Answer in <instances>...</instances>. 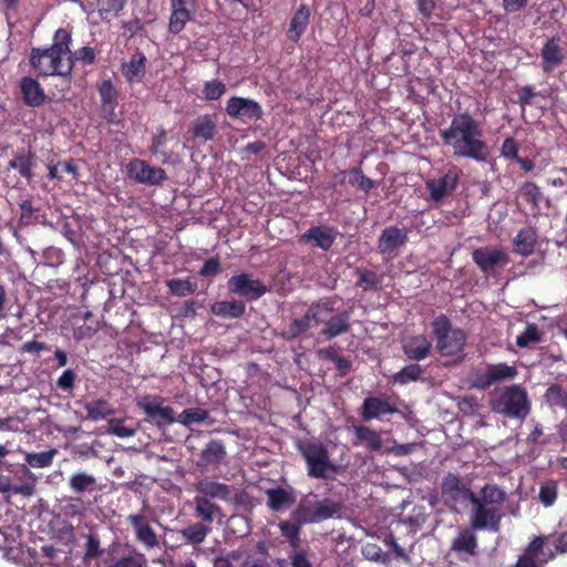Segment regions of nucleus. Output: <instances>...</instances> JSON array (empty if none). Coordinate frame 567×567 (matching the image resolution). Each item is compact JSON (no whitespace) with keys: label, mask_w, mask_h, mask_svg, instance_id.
Listing matches in <instances>:
<instances>
[{"label":"nucleus","mask_w":567,"mask_h":567,"mask_svg":"<svg viewBox=\"0 0 567 567\" xmlns=\"http://www.w3.org/2000/svg\"><path fill=\"white\" fill-rule=\"evenodd\" d=\"M439 135L455 158L484 163L489 156V147L483 140L482 123L468 112L455 113L450 125L441 128Z\"/></svg>","instance_id":"nucleus-1"},{"label":"nucleus","mask_w":567,"mask_h":567,"mask_svg":"<svg viewBox=\"0 0 567 567\" xmlns=\"http://www.w3.org/2000/svg\"><path fill=\"white\" fill-rule=\"evenodd\" d=\"M72 38L70 31L60 28L49 48H32L29 62L38 76H60L66 89L71 85L73 62L68 60Z\"/></svg>","instance_id":"nucleus-2"},{"label":"nucleus","mask_w":567,"mask_h":567,"mask_svg":"<svg viewBox=\"0 0 567 567\" xmlns=\"http://www.w3.org/2000/svg\"><path fill=\"white\" fill-rule=\"evenodd\" d=\"M489 405L493 412L506 417L524 420L530 412V402L525 388L520 384H511L502 388Z\"/></svg>","instance_id":"nucleus-3"},{"label":"nucleus","mask_w":567,"mask_h":567,"mask_svg":"<svg viewBox=\"0 0 567 567\" xmlns=\"http://www.w3.org/2000/svg\"><path fill=\"white\" fill-rule=\"evenodd\" d=\"M297 450L306 462L308 476L327 480L331 474L338 473L339 467L330 460L329 451L323 443L299 441Z\"/></svg>","instance_id":"nucleus-4"},{"label":"nucleus","mask_w":567,"mask_h":567,"mask_svg":"<svg viewBox=\"0 0 567 567\" xmlns=\"http://www.w3.org/2000/svg\"><path fill=\"white\" fill-rule=\"evenodd\" d=\"M432 332L436 342V350L443 357H451L464 350L466 334L461 328H453L445 315H440L431 322Z\"/></svg>","instance_id":"nucleus-5"},{"label":"nucleus","mask_w":567,"mask_h":567,"mask_svg":"<svg viewBox=\"0 0 567 567\" xmlns=\"http://www.w3.org/2000/svg\"><path fill=\"white\" fill-rule=\"evenodd\" d=\"M165 399L158 395H145L137 401V406L144 412L145 421L158 429L177 422L172 406H164Z\"/></svg>","instance_id":"nucleus-6"},{"label":"nucleus","mask_w":567,"mask_h":567,"mask_svg":"<svg viewBox=\"0 0 567 567\" xmlns=\"http://www.w3.org/2000/svg\"><path fill=\"white\" fill-rule=\"evenodd\" d=\"M472 260L478 269L486 275H492L511 262L508 254L496 246H484L473 250Z\"/></svg>","instance_id":"nucleus-7"},{"label":"nucleus","mask_w":567,"mask_h":567,"mask_svg":"<svg viewBox=\"0 0 567 567\" xmlns=\"http://www.w3.org/2000/svg\"><path fill=\"white\" fill-rule=\"evenodd\" d=\"M126 175L135 183L158 186L167 179L164 168L152 166L148 162L141 158H132L126 164Z\"/></svg>","instance_id":"nucleus-8"},{"label":"nucleus","mask_w":567,"mask_h":567,"mask_svg":"<svg viewBox=\"0 0 567 567\" xmlns=\"http://www.w3.org/2000/svg\"><path fill=\"white\" fill-rule=\"evenodd\" d=\"M471 511V528L474 530L488 529L491 532H498L504 513L501 507L489 506L475 499Z\"/></svg>","instance_id":"nucleus-9"},{"label":"nucleus","mask_w":567,"mask_h":567,"mask_svg":"<svg viewBox=\"0 0 567 567\" xmlns=\"http://www.w3.org/2000/svg\"><path fill=\"white\" fill-rule=\"evenodd\" d=\"M228 291L244 298L246 301H255L268 292V287L251 274H239L227 281Z\"/></svg>","instance_id":"nucleus-10"},{"label":"nucleus","mask_w":567,"mask_h":567,"mask_svg":"<svg viewBox=\"0 0 567 567\" xmlns=\"http://www.w3.org/2000/svg\"><path fill=\"white\" fill-rule=\"evenodd\" d=\"M408 231L405 228L396 226L385 227L377 243V249L385 260H392L399 255L400 248L408 243Z\"/></svg>","instance_id":"nucleus-11"},{"label":"nucleus","mask_w":567,"mask_h":567,"mask_svg":"<svg viewBox=\"0 0 567 567\" xmlns=\"http://www.w3.org/2000/svg\"><path fill=\"white\" fill-rule=\"evenodd\" d=\"M517 369L505 362L488 364L484 372H477L473 379V386L480 390H487L493 384L513 380L517 375Z\"/></svg>","instance_id":"nucleus-12"},{"label":"nucleus","mask_w":567,"mask_h":567,"mask_svg":"<svg viewBox=\"0 0 567 567\" xmlns=\"http://www.w3.org/2000/svg\"><path fill=\"white\" fill-rule=\"evenodd\" d=\"M441 489L442 494L454 504H473L476 499V494L454 473H447L443 477Z\"/></svg>","instance_id":"nucleus-13"},{"label":"nucleus","mask_w":567,"mask_h":567,"mask_svg":"<svg viewBox=\"0 0 567 567\" xmlns=\"http://www.w3.org/2000/svg\"><path fill=\"white\" fill-rule=\"evenodd\" d=\"M171 14L167 31L171 34H179L186 24L193 20L195 0H169Z\"/></svg>","instance_id":"nucleus-14"},{"label":"nucleus","mask_w":567,"mask_h":567,"mask_svg":"<svg viewBox=\"0 0 567 567\" xmlns=\"http://www.w3.org/2000/svg\"><path fill=\"white\" fill-rule=\"evenodd\" d=\"M461 174L460 169H450L440 178L427 179L425 186L431 199L439 203L451 195L458 185Z\"/></svg>","instance_id":"nucleus-15"},{"label":"nucleus","mask_w":567,"mask_h":567,"mask_svg":"<svg viewBox=\"0 0 567 567\" xmlns=\"http://www.w3.org/2000/svg\"><path fill=\"white\" fill-rule=\"evenodd\" d=\"M226 113L233 118L260 120L264 115L261 105L251 99L231 96L226 104Z\"/></svg>","instance_id":"nucleus-16"},{"label":"nucleus","mask_w":567,"mask_h":567,"mask_svg":"<svg viewBox=\"0 0 567 567\" xmlns=\"http://www.w3.org/2000/svg\"><path fill=\"white\" fill-rule=\"evenodd\" d=\"M216 123L212 115L204 114L197 116L189 125L185 138L195 144H205L214 140L216 135Z\"/></svg>","instance_id":"nucleus-17"},{"label":"nucleus","mask_w":567,"mask_h":567,"mask_svg":"<svg viewBox=\"0 0 567 567\" xmlns=\"http://www.w3.org/2000/svg\"><path fill=\"white\" fill-rule=\"evenodd\" d=\"M337 231L329 226H312L300 235L299 243L302 245L312 244L313 247L328 251L334 244Z\"/></svg>","instance_id":"nucleus-18"},{"label":"nucleus","mask_w":567,"mask_h":567,"mask_svg":"<svg viewBox=\"0 0 567 567\" xmlns=\"http://www.w3.org/2000/svg\"><path fill=\"white\" fill-rule=\"evenodd\" d=\"M560 42V37H551L544 43L540 50L542 70L545 74H550L565 60V53Z\"/></svg>","instance_id":"nucleus-19"},{"label":"nucleus","mask_w":567,"mask_h":567,"mask_svg":"<svg viewBox=\"0 0 567 567\" xmlns=\"http://www.w3.org/2000/svg\"><path fill=\"white\" fill-rule=\"evenodd\" d=\"M227 452L221 441L212 440L200 451L197 460V467L202 471L217 470L224 460Z\"/></svg>","instance_id":"nucleus-20"},{"label":"nucleus","mask_w":567,"mask_h":567,"mask_svg":"<svg viewBox=\"0 0 567 567\" xmlns=\"http://www.w3.org/2000/svg\"><path fill=\"white\" fill-rule=\"evenodd\" d=\"M402 351L411 361H422L432 352V342L424 334L408 336L401 340Z\"/></svg>","instance_id":"nucleus-21"},{"label":"nucleus","mask_w":567,"mask_h":567,"mask_svg":"<svg viewBox=\"0 0 567 567\" xmlns=\"http://www.w3.org/2000/svg\"><path fill=\"white\" fill-rule=\"evenodd\" d=\"M454 551L462 561H468L471 557L478 555V542L474 529L464 528L458 532L451 544Z\"/></svg>","instance_id":"nucleus-22"},{"label":"nucleus","mask_w":567,"mask_h":567,"mask_svg":"<svg viewBox=\"0 0 567 567\" xmlns=\"http://www.w3.org/2000/svg\"><path fill=\"white\" fill-rule=\"evenodd\" d=\"M194 488L196 496H202V498H207L212 502L215 499L229 502L231 499V486L218 481L203 478L194 485Z\"/></svg>","instance_id":"nucleus-23"},{"label":"nucleus","mask_w":567,"mask_h":567,"mask_svg":"<svg viewBox=\"0 0 567 567\" xmlns=\"http://www.w3.org/2000/svg\"><path fill=\"white\" fill-rule=\"evenodd\" d=\"M398 409L390 402L388 398L369 396L365 398L360 414L363 421L381 419L383 415L393 414Z\"/></svg>","instance_id":"nucleus-24"},{"label":"nucleus","mask_w":567,"mask_h":567,"mask_svg":"<svg viewBox=\"0 0 567 567\" xmlns=\"http://www.w3.org/2000/svg\"><path fill=\"white\" fill-rule=\"evenodd\" d=\"M135 533V538L146 548H154L158 544L155 530L150 526L146 517L142 514H132L126 518Z\"/></svg>","instance_id":"nucleus-25"},{"label":"nucleus","mask_w":567,"mask_h":567,"mask_svg":"<svg viewBox=\"0 0 567 567\" xmlns=\"http://www.w3.org/2000/svg\"><path fill=\"white\" fill-rule=\"evenodd\" d=\"M97 91L101 97L102 116L107 122H113L115 117V109L118 104V91L110 79L103 80L99 83Z\"/></svg>","instance_id":"nucleus-26"},{"label":"nucleus","mask_w":567,"mask_h":567,"mask_svg":"<svg viewBox=\"0 0 567 567\" xmlns=\"http://www.w3.org/2000/svg\"><path fill=\"white\" fill-rule=\"evenodd\" d=\"M23 478L18 484L12 483L9 476L0 475V493L12 492L23 496H32L35 493V476L25 467L22 468Z\"/></svg>","instance_id":"nucleus-27"},{"label":"nucleus","mask_w":567,"mask_h":567,"mask_svg":"<svg viewBox=\"0 0 567 567\" xmlns=\"http://www.w3.org/2000/svg\"><path fill=\"white\" fill-rule=\"evenodd\" d=\"M20 91L24 104L30 107H39L43 105L48 99L39 81L31 76L21 79Z\"/></svg>","instance_id":"nucleus-28"},{"label":"nucleus","mask_w":567,"mask_h":567,"mask_svg":"<svg viewBox=\"0 0 567 567\" xmlns=\"http://www.w3.org/2000/svg\"><path fill=\"white\" fill-rule=\"evenodd\" d=\"M267 495V507L272 512H280L285 508L290 507L296 502L295 491L278 486L276 488H269L266 491Z\"/></svg>","instance_id":"nucleus-29"},{"label":"nucleus","mask_w":567,"mask_h":567,"mask_svg":"<svg viewBox=\"0 0 567 567\" xmlns=\"http://www.w3.org/2000/svg\"><path fill=\"white\" fill-rule=\"evenodd\" d=\"M310 22V9L307 4L302 3L293 13L289 28L287 31V37L290 41L297 43L302 34L306 32Z\"/></svg>","instance_id":"nucleus-30"},{"label":"nucleus","mask_w":567,"mask_h":567,"mask_svg":"<svg viewBox=\"0 0 567 567\" xmlns=\"http://www.w3.org/2000/svg\"><path fill=\"white\" fill-rule=\"evenodd\" d=\"M194 516L199 522H203L207 525H212L215 518L223 516V509L215 502H212L207 498H202V496H194Z\"/></svg>","instance_id":"nucleus-31"},{"label":"nucleus","mask_w":567,"mask_h":567,"mask_svg":"<svg viewBox=\"0 0 567 567\" xmlns=\"http://www.w3.org/2000/svg\"><path fill=\"white\" fill-rule=\"evenodd\" d=\"M347 174L349 176L348 183L364 194H369L377 187V183L368 177L360 166L351 167L348 171H340L336 174V177H340V183H343Z\"/></svg>","instance_id":"nucleus-32"},{"label":"nucleus","mask_w":567,"mask_h":567,"mask_svg":"<svg viewBox=\"0 0 567 567\" xmlns=\"http://www.w3.org/2000/svg\"><path fill=\"white\" fill-rule=\"evenodd\" d=\"M537 244V233L533 227L522 228L513 239L514 251L523 257L534 254Z\"/></svg>","instance_id":"nucleus-33"},{"label":"nucleus","mask_w":567,"mask_h":567,"mask_svg":"<svg viewBox=\"0 0 567 567\" xmlns=\"http://www.w3.org/2000/svg\"><path fill=\"white\" fill-rule=\"evenodd\" d=\"M146 72V56L136 52L127 63L122 65V73L130 83L141 82Z\"/></svg>","instance_id":"nucleus-34"},{"label":"nucleus","mask_w":567,"mask_h":567,"mask_svg":"<svg viewBox=\"0 0 567 567\" xmlns=\"http://www.w3.org/2000/svg\"><path fill=\"white\" fill-rule=\"evenodd\" d=\"M350 330V312L344 310L331 316L327 320L326 327L321 330V334L328 339H333Z\"/></svg>","instance_id":"nucleus-35"},{"label":"nucleus","mask_w":567,"mask_h":567,"mask_svg":"<svg viewBox=\"0 0 567 567\" xmlns=\"http://www.w3.org/2000/svg\"><path fill=\"white\" fill-rule=\"evenodd\" d=\"M355 435L354 445L362 444L368 451L377 452L382 449V440L380 434L365 425H353Z\"/></svg>","instance_id":"nucleus-36"},{"label":"nucleus","mask_w":567,"mask_h":567,"mask_svg":"<svg viewBox=\"0 0 567 567\" xmlns=\"http://www.w3.org/2000/svg\"><path fill=\"white\" fill-rule=\"evenodd\" d=\"M333 311L334 302L330 298H324L311 303L307 313L312 324L318 326L323 322L327 323Z\"/></svg>","instance_id":"nucleus-37"},{"label":"nucleus","mask_w":567,"mask_h":567,"mask_svg":"<svg viewBox=\"0 0 567 567\" xmlns=\"http://www.w3.org/2000/svg\"><path fill=\"white\" fill-rule=\"evenodd\" d=\"M545 538L543 536H535L517 559L532 567H542L546 560L538 561V556L543 554Z\"/></svg>","instance_id":"nucleus-38"},{"label":"nucleus","mask_w":567,"mask_h":567,"mask_svg":"<svg viewBox=\"0 0 567 567\" xmlns=\"http://www.w3.org/2000/svg\"><path fill=\"white\" fill-rule=\"evenodd\" d=\"M210 311L221 318L238 319L245 315L246 306L243 301H216L212 305Z\"/></svg>","instance_id":"nucleus-39"},{"label":"nucleus","mask_w":567,"mask_h":567,"mask_svg":"<svg viewBox=\"0 0 567 567\" xmlns=\"http://www.w3.org/2000/svg\"><path fill=\"white\" fill-rule=\"evenodd\" d=\"M341 505L331 499L324 498L322 501L313 502V517L315 524L340 516Z\"/></svg>","instance_id":"nucleus-40"},{"label":"nucleus","mask_w":567,"mask_h":567,"mask_svg":"<svg viewBox=\"0 0 567 567\" xmlns=\"http://www.w3.org/2000/svg\"><path fill=\"white\" fill-rule=\"evenodd\" d=\"M147 559L132 546H126L121 556L114 559L109 567H146Z\"/></svg>","instance_id":"nucleus-41"},{"label":"nucleus","mask_w":567,"mask_h":567,"mask_svg":"<svg viewBox=\"0 0 567 567\" xmlns=\"http://www.w3.org/2000/svg\"><path fill=\"white\" fill-rule=\"evenodd\" d=\"M212 532L210 525L203 522H196L189 524L185 528L181 529L179 533L182 538L190 545H199L204 543L208 534Z\"/></svg>","instance_id":"nucleus-42"},{"label":"nucleus","mask_w":567,"mask_h":567,"mask_svg":"<svg viewBox=\"0 0 567 567\" xmlns=\"http://www.w3.org/2000/svg\"><path fill=\"white\" fill-rule=\"evenodd\" d=\"M86 417L92 421H100L115 413L111 403L104 399L91 400L84 403Z\"/></svg>","instance_id":"nucleus-43"},{"label":"nucleus","mask_w":567,"mask_h":567,"mask_svg":"<svg viewBox=\"0 0 567 567\" xmlns=\"http://www.w3.org/2000/svg\"><path fill=\"white\" fill-rule=\"evenodd\" d=\"M476 499L485 505L501 507L506 501V492L496 484H485Z\"/></svg>","instance_id":"nucleus-44"},{"label":"nucleus","mask_w":567,"mask_h":567,"mask_svg":"<svg viewBox=\"0 0 567 567\" xmlns=\"http://www.w3.org/2000/svg\"><path fill=\"white\" fill-rule=\"evenodd\" d=\"M301 524L298 520H280L278 523V528L281 533V536L286 538L290 547L296 550L301 545Z\"/></svg>","instance_id":"nucleus-45"},{"label":"nucleus","mask_w":567,"mask_h":567,"mask_svg":"<svg viewBox=\"0 0 567 567\" xmlns=\"http://www.w3.org/2000/svg\"><path fill=\"white\" fill-rule=\"evenodd\" d=\"M69 487L74 493L93 492L96 487V478L85 472H76L70 476Z\"/></svg>","instance_id":"nucleus-46"},{"label":"nucleus","mask_w":567,"mask_h":567,"mask_svg":"<svg viewBox=\"0 0 567 567\" xmlns=\"http://www.w3.org/2000/svg\"><path fill=\"white\" fill-rule=\"evenodd\" d=\"M166 287L171 295L176 297H187L193 295L197 290V282L190 278L186 279H168L166 280Z\"/></svg>","instance_id":"nucleus-47"},{"label":"nucleus","mask_w":567,"mask_h":567,"mask_svg":"<svg viewBox=\"0 0 567 567\" xmlns=\"http://www.w3.org/2000/svg\"><path fill=\"white\" fill-rule=\"evenodd\" d=\"M32 157H33V155L31 154V152L17 153L14 155V157L12 159H10L8 165L10 168L17 169L22 177H24L27 179H31L33 176V174H32V166H33Z\"/></svg>","instance_id":"nucleus-48"},{"label":"nucleus","mask_w":567,"mask_h":567,"mask_svg":"<svg viewBox=\"0 0 567 567\" xmlns=\"http://www.w3.org/2000/svg\"><path fill=\"white\" fill-rule=\"evenodd\" d=\"M311 327V319L306 312L302 317L293 319L290 324L281 332V337L285 340H293L300 334L307 332Z\"/></svg>","instance_id":"nucleus-49"},{"label":"nucleus","mask_w":567,"mask_h":567,"mask_svg":"<svg viewBox=\"0 0 567 567\" xmlns=\"http://www.w3.org/2000/svg\"><path fill=\"white\" fill-rule=\"evenodd\" d=\"M423 373V369L417 363H411L405 367H403L400 371L394 373L393 375V382L405 385L410 382H415L420 380L421 375Z\"/></svg>","instance_id":"nucleus-50"},{"label":"nucleus","mask_w":567,"mask_h":567,"mask_svg":"<svg viewBox=\"0 0 567 567\" xmlns=\"http://www.w3.org/2000/svg\"><path fill=\"white\" fill-rule=\"evenodd\" d=\"M209 417L207 410L200 408L185 409L177 417V422L184 426L202 423Z\"/></svg>","instance_id":"nucleus-51"},{"label":"nucleus","mask_w":567,"mask_h":567,"mask_svg":"<svg viewBox=\"0 0 567 567\" xmlns=\"http://www.w3.org/2000/svg\"><path fill=\"white\" fill-rule=\"evenodd\" d=\"M519 193L525 202L530 203L536 209L539 208V204L544 196L536 183L530 181L524 182L519 188Z\"/></svg>","instance_id":"nucleus-52"},{"label":"nucleus","mask_w":567,"mask_h":567,"mask_svg":"<svg viewBox=\"0 0 567 567\" xmlns=\"http://www.w3.org/2000/svg\"><path fill=\"white\" fill-rule=\"evenodd\" d=\"M546 402L551 406L567 409V391L561 385L554 383L549 385L544 394Z\"/></svg>","instance_id":"nucleus-53"},{"label":"nucleus","mask_w":567,"mask_h":567,"mask_svg":"<svg viewBox=\"0 0 567 567\" xmlns=\"http://www.w3.org/2000/svg\"><path fill=\"white\" fill-rule=\"evenodd\" d=\"M291 517L298 520L301 525L315 524L313 517V502L302 498L298 506L292 511Z\"/></svg>","instance_id":"nucleus-54"},{"label":"nucleus","mask_w":567,"mask_h":567,"mask_svg":"<svg viewBox=\"0 0 567 567\" xmlns=\"http://www.w3.org/2000/svg\"><path fill=\"white\" fill-rule=\"evenodd\" d=\"M542 332L539 328L535 323L527 324L526 329L516 337V346L518 348H527L530 344H535L540 342Z\"/></svg>","instance_id":"nucleus-55"},{"label":"nucleus","mask_w":567,"mask_h":567,"mask_svg":"<svg viewBox=\"0 0 567 567\" xmlns=\"http://www.w3.org/2000/svg\"><path fill=\"white\" fill-rule=\"evenodd\" d=\"M55 454V449L38 453H28L25 456V461L31 467L44 468L49 467L52 464Z\"/></svg>","instance_id":"nucleus-56"},{"label":"nucleus","mask_w":567,"mask_h":567,"mask_svg":"<svg viewBox=\"0 0 567 567\" xmlns=\"http://www.w3.org/2000/svg\"><path fill=\"white\" fill-rule=\"evenodd\" d=\"M557 495L558 483L556 481L549 480L540 485L538 497L544 506L549 507L554 505L557 499Z\"/></svg>","instance_id":"nucleus-57"},{"label":"nucleus","mask_w":567,"mask_h":567,"mask_svg":"<svg viewBox=\"0 0 567 567\" xmlns=\"http://www.w3.org/2000/svg\"><path fill=\"white\" fill-rule=\"evenodd\" d=\"M226 92V85L219 80L207 81L204 84L203 93L206 100H219Z\"/></svg>","instance_id":"nucleus-58"},{"label":"nucleus","mask_w":567,"mask_h":567,"mask_svg":"<svg viewBox=\"0 0 567 567\" xmlns=\"http://www.w3.org/2000/svg\"><path fill=\"white\" fill-rule=\"evenodd\" d=\"M359 279L357 285L362 287L364 290L377 289L380 279L375 271L372 270H359Z\"/></svg>","instance_id":"nucleus-59"},{"label":"nucleus","mask_w":567,"mask_h":567,"mask_svg":"<svg viewBox=\"0 0 567 567\" xmlns=\"http://www.w3.org/2000/svg\"><path fill=\"white\" fill-rule=\"evenodd\" d=\"M96 55L94 49L91 47H82L75 52H71L68 54V60L72 61H82L85 64H93L95 62Z\"/></svg>","instance_id":"nucleus-60"},{"label":"nucleus","mask_w":567,"mask_h":567,"mask_svg":"<svg viewBox=\"0 0 567 567\" xmlns=\"http://www.w3.org/2000/svg\"><path fill=\"white\" fill-rule=\"evenodd\" d=\"M107 432L121 439L134 436L136 429L123 424V420H111Z\"/></svg>","instance_id":"nucleus-61"},{"label":"nucleus","mask_w":567,"mask_h":567,"mask_svg":"<svg viewBox=\"0 0 567 567\" xmlns=\"http://www.w3.org/2000/svg\"><path fill=\"white\" fill-rule=\"evenodd\" d=\"M20 206V223L22 225H31L34 224L38 219L37 209L32 206L30 200H23L19 204Z\"/></svg>","instance_id":"nucleus-62"},{"label":"nucleus","mask_w":567,"mask_h":567,"mask_svg":"<svg viewBox=\"0 0 567 567\" xmlns=\"http://www.w3.org/2000/svg\"><path fill=\"white\" fill-rule=\"evenodd\" d=\"M221 271L219 257H212L205 260L204 265L198 270L200 277H215Z\"/></svg>","instance_id":"nucleus-63"},{"label":"nucleus","mask_w":567,"mask_h":567,"mask_svg":"<svg viewBox=\"0 0 567 567\" xmlns=\"http://www.w3.org/2000/svg\"><path fill=\"white\" fill-rule=\"evenodd\" d=\"M290 565L291 567H313L312 563L309 559V554L306 549H301L300 547L296 549L290 556Z\"/></svg>","instance_id":"nucleus-64"}]
</instances>
